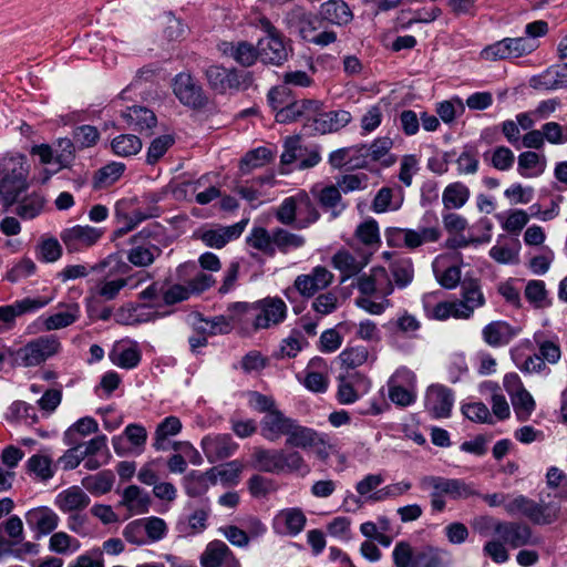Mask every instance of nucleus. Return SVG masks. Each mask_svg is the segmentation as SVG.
Masks as SVG:
<instances>
[{"label":"nucleus","instance_id":"nucleus-8","mask_svg":"<svg viewBox=\"0 0 567 567\" xmlns=\"http://www.w3.org/2000/svg\"><path fill=\"white\" fill-rule=\"evenodd\" d=\"M388 246L415 250L424 245L434 244L442 237V230L435 217L417 228L389 227L384 233Z\"/></svg>","mask_w":567,"mask_h":567},{"label":"nucleus","instance_id":"nucleus-16","mask_svg":"<svg viewBox=\"0 0 567 567\" xmlns=\"http://www.w3.org/2000/svg\"><path fill=\"white\" fill-rule=\"evenodd\" d=\"M386 385L389 399L395 405L405 408L416 401V375L409 368H398Z\"/></svg>","mask_w":567,"mask_h":567},{"label":"nucleus","instance_id":"nucleus-47","mask_svg":"<svg viewBox=\"0 0 567 567\" xmlns=\"http://www.w3.org/2000/svg\"><path fill=\"white\" fill-rule=\"evenodd\" d=\"M547 167L545 155L533 151L522 152L517 157V172L522 177L533 178L540 176Z\"/></svg>","mask_w":567,"mask_h":567},{"label":"nucleus","instance_id":"nucleus-61","mask_svg":"<svg viewBox=\"0 0 567 567\" xmlns=\"http://www.w3.org/2000/svg\"><path fill=\"white\" fill-rule=\"evenodd\" d=\"M559 507L550 503L533 502L528 519L535 525H549L557 520Z\"/></svg>","mask_w":567,"mask_h":567},{"label":"nucleus","instance_id":"nucleus-36","mask_svg":"<svg viewBox=\"0 0 567 567\" xmlns=\"http://www.w3.org/2000/svg\"><path fill=\"white\" fill-rule=\"evenodd\" d=\"M81 317V307L78 302H60L56 311L43 319V330L53 331L70 327Z\"/></svg>","mask_w":567,"mask_h":567},{"label":"nucleus","instance_id":"nucleus-41","mask_svg":"<svg viewBox=\"0 0 567 567\" xmlns=\"http://www.w3.org/2000/svg\"><path fill=\"white\" fill-rule=\"evenodd\" d=\"M318 107V102L311 100L291 101L276 112L278 123H290L299 118L306 121L308 127L312 111Z\"/></svg>","mask_w":567,"mask_h":567},{"label":"nucleus","instance_id":"nucleus-43","mask_svg":"<svg viewBox=\"0 0 567 567\" xmlns=\"http://www.w3.org/2000/svg\"><path fill=\"white\" fill-rule=\"evenodd\" d=\"M534 342L538 348V358L543 362L556 364L561 358V349L558 336L546 331H537L534 333Z\"/></svg>","mask_w":567,"mask_h":567},{"label":"nucleus","instance_id":"nucleus-29","mask_svg":"<svg viewBox=\"0 0 567 567\" xmlns=\"http://www.w3.org/2000/svg\"><path fill=\"white\" fill-rule=\"evenodd\" d=\"M307 523L306 515L300 508L290 507L279 511L272 518V529L281 536L299 535Z\"/></svg>","mask_w":567,"mask_h":567},{"label":"nucleus","instance_id":"nucleus-35","mask_svg":"<svg viewBox=\"0 0 567 567\" xmlns=\"http://www.w3.org/2000/svg\"><path fill=\"white\" fill-rule=\"evenodd\" d=\"M355 385L362 386L363 392H368L371 388V381L359 372L349 373L339 378L337 400L341 404H352L360 398V393Z\"/></svg>","mask_w":567,"mask_h":567},{"label":"nucleus","instance_id":"nucleus-9","mask_svg":"<svg viewBox=\"0 0 567 567\" xmlns=\"http://www.w3.org/2000/svg\"><path fill=\"white\" fill-rule=\"evenodd\" d=\"M0 198L6 207L13 205L27 188V168L21 155L6 156L0 159Z\"/></svg>","mask_w":567,"mask_h":567},{"label":"nucleus","instance_id":"nucleus-62","mask_svg":"<svg viewBox=\"0 0 567 567\" xmlns=\"http://www.w3.org/2000/svg\"><path fill=\"white\" fill-rule=\"evenodd\" d=\"M511 402L515 415L520 422L529 420L536 409V402L526 389L511 396Z\"/></svg>","mask_w":567,"mask_h":567},{"label":"nucleus","instance_id":"nucleus-51","mask_svg":"<svg viewBox=\"0 0 567 567\" xmlns=\"http://www.w3.org/2000/svg\"><path fill=\"white\" fill-rule=\"evenodd\" d=\"M328 163L333 168H362L367 166V161L361 159L358 146L338 148L329 154Z\"/></svg>","mask_w":567,"mask_h":567},{"label":"nucleus","instance_id":"nucleus-18","mask_svg":"<svg viewBox=\"0 0 567 567\" xmlns=\"http://www.w3.org/2000/svg\"><path fill=\"white\" fill-rule=\"evenodd\" d=\"M209 85L220 93L228 90H246L252 83V74L249 71H237L220 65H210L206 70Z\"/></svg>","mask_w":567,"mask_h":567},{"label":"nucleus","instance_id":"nucleus-39","mask_svg":"<svg viewBox=\"0 0 567 567\" xmlns=\"http://www.w3.org/2000/svg\"><path fill=\"white\" fill-rule=\"evenodd\" d=\"M90 501L89 495L80 486L73 485L55 496L54 505L62 513L72 514L85 509Z\"/></svg>","mask_w":567,"mask_h":567},{"label":"nucleus","instance_id":"nucleus-52","mask_svg":"<svg viewBox=\"0 0 567 567\" xmlns=\"http://www.w3.org/2000/svg\"><path fill=\"white\" fill-rule=\"evenodd\" d=\"M470 188L462 182L449 184L442 193V203L445 209H460L470 199Z\"/></svg>","mask_w":567,"mask_h":567},{"label":"nucleus","instance_id":"nucleus-37","mask_svg":"<svg viewBox=\"0 0 567 567\" xmlns=\"http://www.w3.org/2000/svg\"><path fill=\"white\" fill-rule=\"evenodd\" d=\"M210 515V505L204 501L186 518L179 519L176 524V530L182 537H190L202 534L207 528V520Z\"/></svg>","mask_w":567,"mask_h":567},{"label":"nucleus","instance_id":"nucleus-11","mask_svg":"<svg viewBox=\"0 0 567 567\" xmlns=\"http://www.w3.org/2000/svg\"><path fill=\"white\" fill-rule=\"evenodd\" d=\"M62 343L54 334H43L28 341L14 352V361L23 368H33L59 354Z\"/></svg>","mask_w":567,"mask_h":567},{"label":"nucleus","instance_id":"nucleus-45","mask_svg":"<svg viewBox=\"0 0 567 567\" xmlns=\"http://www.w3.org/2000/svg\"><path fill=\"white\" fill-rule=\"evenodd\" d=\"M182 429L183 424L179 417L175 415L164 417L155 429L153 447L156 451H167L169 449V437L179 434Z\"/></svg>","mask_w":567,"mask_h":567},{"label":"nucleus","instance_id":"nucleus-15","mask_svg":"<svg viewBox=\"0 0 567 567\" xmlns=\"http://www.w3.org/2000/svg\"><path fill=\"white\" fill-rule=\"evenodd\" d=\"M486 525L480 528L482 535H487L491 529L495 536L513 548L534 545L533 533L528 525L517 522H501L493 518L485 519Z\"/></svg>","mask_w":567,"mask_h":567},{"label":"nucleus","instance_id":"nucleus-5","mask_svg":"<svg viewBox=\"0 0 567 567\" xmlns=\"http://www.w3.org/2000/svg\"><path fill=\"white\" fill-rule=\"evenodd\" d=\"M252 461L254 467L265 473L306 477L311 472L310 464L296 450L255 447Z\"/></svg>","mask_w":567,"mask_h":567},{"label":"nucleus","instance_id":"nucleus-56","mask_svg":"<svg viewBox=\"0 0 567 567\" xmlns=\"http://www.w3.org/2000/svg\"><path fill=\"white\" fill-rule=\"evenodd\" d=\"M115 476L111 471H101L83 478V486L94 495L109 493L114 484Z\"/></svg>","mask_w":567,"mask_h":567},{"label":"nucleus","instance_id":"nucleus-53","mask_svg":"<svg viewBox=\"0 0 567 567\" xmlns=\"http://www.w3.org/2000/svg\"><path fill=\"white\" fill-rule=\"evenodd\" d=\"M297 221L296 227L306 228L313 224L319 218V213L316 209L312 200L305 192L297 194Z\"/></svg>","mask_w":567,"mask_h":567},{"label":"nucleus","instance_id":"nucleus-6","mask_svg":"<svg viewBox=\"0 0 567 567\" xmlns=\"http://www.w3.org/2000/svg\"><path fill=\"white\" fill-rule=\"evenodd\" d=\"M421 489L430 494L432 512L442 513L446 507V498L452 501H464L478 495L473 483L462 478H449L437 475H425L420 478Z\"/></svg>","mask_w":567,"mask_h":567},{"label":"nucleus","instance_id":"nucleus-4","mask_svg":"<svg viewBox=\"0 0 567 567\" xmlns=\"http://www.w3.org/2000/svg\"><path fill=\"white\" fill-rule=\"evenodd\" d=\"M105 274L97 280L93 288L94 296L103 301H112L126 288L136 289L142 282L150 278V275L140 272L132 276H123L127 265L117 255H110L97 266Z\"/></svg>","mask_w":567,"mask_h":567},{"label":"nucleus","instance_id":"nucleus-30","mask_svg":"<svg viewBox=\"0 0 567 567\" xmlns=\"http://www.w3.org/2000/svg\"><path fill=\"white\" fill-rule=\"evenodd\" d=\"M421 301L424 315L430 320L457 319L454 301L445 300L440 290L424 293Z\"/></svg>","mask_w":567,"mask_h":567},{"label":"nucleus","instance_id":"nucleus-59","mask_svg":"<svg viewBox=\"0 0 567 567\" xmlns=\"http://www.w3.org/2000/svg\"><path fill=\"white\" fill-rule=\"evenodd\" d=\"M392 141L390 137H380L373 141L372 144L359 145L358 151L361 159L367 161V165L370 161H381L391 150Z\"/></svg>","mask_w":567,"mask_h":567},{"label":"nucleus","instance_id":"nucleus-24","mask_svg":"<svg viewBox=\"0 0 567 567\" xmlns=\"http://www.w3.org/2000/svg\"><path fill=\"white\" fill-rule=\"evenodd\" d=\"M173 91L179 102L186 106L199 109L206 103L202 87L188 73L182 72L175 76Z\"/></svg>","mask_w":567,"mask_h":567},{"label":"nucleus","instance_id":"nucleus-27","mask_svg":"<svg viewBox=\"0 0 567 567\" xmlns=\"http://www.w3.org/2000/svg\"><path fill=\"white\" fill-rule=\"evenodd\" d=\"M247 220H240L229 226H217L198 231L197 237L205 246L221 249L228 243L239 238L245 230Z\"/></svg>","mask_w":567,"mask_h":567},{"label":"nucleus","instance_id":"nucleus-34","mask_svg":"<svg viewBox=\"0 0 567 567\" xmlns=\"http://www.w3.org/2000/svg\"><path fill=\"white\" fill-rule=\"evenodd\" d=\"M293 419L287 416L280 410L265 414L260 421V434L269 442H277L287 436Z\"/></svg>","mask_w":567,"mask_h":567},{"label":"nucleus","instance_id":"nucleus-64","mask_svg":"<svg viewBox=\"0 0 567 567\" xmlns=\"http://www.w3.org/2000/svg\"><path fill=\"white\" fill-rule=\"evenodd\" d=\"M272 158V152L267 147H258L248 152L240 162V172L248 174L252 169L262 167Z\"/></svg>","mask_w":567,"mask_h":567},{"label":"nucleus","instance_id":"nucleus-60","mask_svg":"<svg viewBox=\"0 0 567 567\" xmlns=\"http://www.w3.org/2000/svg\"><path fill=\"white\" fill-rule=\"evenodd\" d=\"M81 547L78 538L70 536L65 532H56L49 539V549L59 555H72Z\"/></svg>","mask_w":567,"mask_h":567},{"label":"nucleus","instance_id":"nucleus-3","mask_svg":"<svg viewBox=\"0 0 567 567\" xmlns=\"http://www.w3.org/2000/svg\"><path fill=\"white\" fill-rule=\"evenodd\" d=\"M237 323H250L255 330L280 324L287 317V306L278 297H266L255 302H234L228 307Z\"/></svg>","mask_w":567,"mask_h":567},{"label":"nucleus","instance_id":"nucleus-19","mask_svg":"<svg viewBox=\"0 0 567 567\" xmlns=\"http://www.w3.org/2000/svg\"><path fill=\"white\" fill-rule=\"evenodd\" d=\"M132 247L127 250L126 258L135 267L145 268L154 264L162 255V249L154 243L152 233L141 230L131 238Z\"/></svg>","mask_w":567,"mask_h":567},{"label":"nucleus","instance_id":"nucleus-7","mask_svg":"<svg viewBox=\"0 0 567 567\" xmlns=\"http://www.w3.org/2000/svg\"><path fill=\"white\" fill-rule=\"evenodd\" d=\"M394 567H450L453 564L449 550L424 544L413 547L408 540H400L392 550Z\"/></svg>","mask_w":567,"mask_h":567},{"label":"nucleus","instance_id":"nucleus-50","mask_svg":"<svg viewBox=\"0 0 567 567\" xmlns=\"http://www.w3.org/2000/svg\"><path fill=\"white\" fill-rule=\"evenodd\" d=\"M369 262L368 257L355 258L349 251H338L332 257V265L342 274V281L359 274Z\"/></svg>","mask_w":567,"mask_h":567},{"label":"nucleus","instance_id":"nucleus-12","mask_svg":"<svg viewBox=\"0 0 567 567\" xmlns=\"http://www.w3.org/2000/svg\"><path fill=\"white\" fill-rule=\"evenodd\" d=\"M288 23L300 37L312 44L327 47L337 40V33L332 30H322L323 20L315 14H307L301 9H295L288 14Z\"/></svg>","mask_w":567,"mask_h":567},{"label":"nucleus","instance_id":"nucleus-57","mask_svg":"<svg viewBox=\"0 0 567 567\" xmlns=\"http://www.w3.org/2000/svg\"><path fill=\"white\" fill-rule=\"evenodd\" d=\"M111 147L115 155L128 157L142 150V141L134 134H121L112 140Z\"/></svg>","mask_w":567,"mask_h":567},{"label":"nucleus","instance_id":"nucleus-2","mask_svg":"<svg viewBox=\"0 0 567 567\" xmlns=\"http://www.w3.org/2000/svg\"><path fill=\"white\" fill-rule=\"evenodd\" d=\"M355 288L360 292L355 306L370 315L380 316L392 306L388 296L393 293L394 285L384 267H373L360 275Z\"/></svg>","mask_w":567,"mask_h":567},{"label":"nucleus","instance_id":"nucleus-22","mask_svg":"<svg viewBox=\"0 0 567 567\" xmlns=\"http://www.w3.org/2000/svg\"><path fill=\"white\" fill-rule=\"evenodd\" d=\"M52 301V298H23L0 307V330H11L16 326V319L25 313L35 312Z\"/></svg>","mask_w":567,"mask_h":567},{"label":"nucleus","instance_id":"nucleus-33","mask_svg":"<svg viewBox=\"0 0 567 567\" xmlns=\"http://www.w3.org/2000/svg\"><path fill=\"white\" fill-rule=\"evenodd\" d=\"M25 522L29 528L35 532V537L41 538L58 527L60 518L50 507L40 506L25 513Z\"/></svg>","mask_w":567,"mask_h":567},{"label":"nucleus","instance_id":"nucleus-32","mask_svg":"<svg viewBox=\"0 0 567 567\" xmlns=\"http://www.w3.org/2000/svg\"><path fill=\"white\" fill-rule=\"evenodd\" d=\"M456 306L457 319H470L475 309L485 303V297L476 281L464 282L461 289V299L453 300Z\"/></svg>","mask_w":567,"mask_h":567},{"label":"nucleus","instance_id":"nucleus-49","mask_svg":"<svg viewBox=\"0 0 567 567\" xmlns=\"http://www.w3.org/2000/svg\"><path fill=\"white\" fill-rule=\"evenodd\" d=\"M27 473L39 482H48L54 475L56 467L50 456L34 454L25 462Z\"/></svg>","mask_w":567,"mask_h":567},{"label":"nucleus","instance_id":"nucleus-20","mask_svg":"<svg viewBox=\"0 0 567 567\" xmlns=\"http://www.w3.org/2000/svg\"><path fill=\"white\" fill-rule=\"evenodd\" d=\"M103 234L97 227L75 225L63 229L60 238L69 252H79L95 245Z\"/></svg>","mask_w":567,"mask_h":567},{"label":"nucleus","instance_id":"nucleus-23","mask_svg":"<svg viewBox=\"0 0 567 567\" xmlns=\"http://www.w3.org/2000/svg\"><path fill=\"white\" fill-rule=\"evenodd\" d=\"M200 447L209 463L233 456L238 450V444L230 434L214 433L205 435L200 441Z\"/></svg>","mask_w":567,"mask_h":567},{"label":"nucleus","instance_id":"nucleus-38","mask_svg":"<svg viewBox=\"0 0 567 567\" xmlns=\"http://www.w3.org/2000/svg\"><path fill=\"white\" fill-rule=\"evenodd\" d=\"M520 332V329L506 321L489 322L482 330L483 340L491 347L497 348L508 344Z\"/></svg>","mask_w":567,"mask_h":567},{"label":"nucleus","instance_id":"nucleus-54","mask_svg":"<svg viewBox=\"0 0 567 567\" xmlns=\"http://www.w3.org/2000/svg\"><path fill=\"white\" fill-rule=\"evenodd\" d=\"M393 285L400 289L408 287L414 278V267L411 258L404 257L394 260L390 265Z\"/></svg>","mask_w":567,"mask_h":567},{"label":"nucleus","instance_id":"nucleus-46","mask_svg":"<svg viewBox=\"0 0 567 567\" xmlns=\"http://www.w3.org/2000/svg\"><path fill=\"white\" fill-rule=\"evenodd\" d=\"M122 116L128 127L141 133L151 131L157 123L154 112L143 106L127 107Z\"/></svg>","mask_w":567,"mask_h":567},{"label":"nucleus","instance_id":"nucleus-63","mask_svg":"<svg viewBox=\"0 0 567 567\" xmlns=\"http://www.w3.org/2000/svg\"><path fill=\"white\" fill-rule=\"evenodd\" d=\"M338 359L343 368L355 369L369 361L370 352L364 346L348 347L341 351Z\"/></svg>","mask_w":567,"mask_h":567},{"label":"nucleus","instance_id":"nucleus-10","mask_svg":"<svg viewBox=\"0 0 567 567\" xmlns=\"http://www.w3.org/2000/svg\"><path fill=\"white\" fill-rule=\"evenodd\" d=\"M244 463L239 460L220 464L209 468L205 474L192 475L186 492L189 496H197L212 485L220 483L224 486H236L240 482Z\"/></svg>","mask_w":567,"mask_h":567},{"label":"nucleus","instance_id":"nucleus-40","mask_svg":"<svg viewBox=\"0 0 567 567\" xmlns=\"http://www.w3.org/2000/svg\"><path fill=\"white\" fill-rule=\"evenodd\" d=\"M536 90H558L567 86V63L551 65L530 80Z\"/></svg>","mask_w":567,"mask_h":567},{"label":"nucleus","instance_id":"nucleus-17","mask_svg":"<svg viewBox=\"0 0 567 567\" xmlns=\"http://www.w3.org/2000/svg\"><path fill=\"white\" fill-rule=\"evenodd\" d=\"M259 25L266 37L258 41V56L264 63L282 64L288 58V49L282 38L266 18H260Z\"/></svg>","mask_w":567,"mask_h":567},{"label":"nucleus","instance_id":"nucleus-28","mask_svg":"<svg viewBox=\"0 0 567 567\" xmlns=\"http://www.w3.org/2000/svg\"><path fill=\"white\" fill-rule=\"evenodd\" d=\"M202 567H240L239 560L223 540L209 542L199 558Z\"/></svg>","mask_w":567,"mask_h":567},{"label":"nucleus","instance_id":"nucleus-21","mask_svg":"<svg viewBox=\"0 0 567 567\" xmlns=\"http://www.w3.org/2000/svg\"><path fill=\"white\" fill-rule=\"evenodd\" d=\"M454 400L450 388L440 383L431 384L425 392L424 408L433 419H445L451 415Z\"/></svg>","mask_w":567,"mask_h":567},{"label":"nucleus","instance_id":"nucleus-13","mask_svg":"<svg viewBox=\"0 0 567 567\" xmlns=\"http://www.w3.org/2000/svg\"><path fill=\"white\" fill-rule=\"evenodd\" d=\"M320 161V146L305 145L299 136H289L285 140L280 156L281 165H293V169L303 171L317 166Z\"/></svg>","mask_w":567,"mask_h":567},{"label":"nucleus","instance_id":"nucleus-42","mask_svg":"<svg viewBox=\"0 0 567 567\" xmlns=\"http://www.w3.org/2000/svg\"><path fill=\"white\" fill-rule=\"evenodd\" d=\"M114 316L117 323L125 326L145 323L155 319V312L147 305L133 302L120 307Z\"/></svg>","mask_w":567,"mask_h":567},{"label":"nucleus","instance_id":"nucleus-1","mask_svg":"<svg viewBox=\"0 0 567 567\" xmlns=\"http://www.w3.org/2000/svg\"><path fill=\"white\" fill-rule=\"evenodd\" d=\"M548 31V23L544 20L529 22L525 25L524 35L506 37L488 44L481 51L480 56L491 62L527 56L539 48V38L545 37Z\"/></svg>","mask_w":567,"mask_h":567},{"label":"nucleus","instance_id":"nucleus-55","mask_svg":"<svg viewBox=\"0 0 567 567\" xmlns=\"http://www.w3.org/2000/svg\"><path fill=\"white\" fill-rule=\"evenodd\" d=\"M178 272L182 276L195 272L193 278L188 280V287L192 292H202L215 282L212 275L203 271H197V266L194 262H187L178 267Z\"/></svg>","mask_w":567,"mask_h":567},{"label":"nucleus","instance_id":"nucleus-48","mask_svg":"<svg viewBox=\"0 0 567 567\" xmlns=\"http://www.w3.org/2000/svg\"><path fill=\"white\" fill-rule=\"evenodd\" d=\"M320 16L323 21L336 25H346L353 19V13L343 0H329L321 4Z\"/></svg>","mask_w":567,"mask_h":567},{"label":"nucleus","instance_id":"nucleus-58","mask_svg":"<svg viewBox=\"0 0 567 567\" xmlns=\"http://www.w3.org/2000/svg\"><path fill=\"white\" fill-rule=\"evenodd\" d=\"M124 171L125 165L118 162H112L101 167L99 171H96L93 178L94 188L101 189L114 184L120 179Z\"/></svg>","mask_w":567,"mask_h":567},{"label":"nucleus","instance_id":"nucleus-14","mask_svg":"<svg viewBox=\"0 0 567 567\" xmlns=\"http://www.w3.org/2000/svg\"><path fill=\"white\" fill-rule=\"evenodd\" d=\"M286 444L295 449L311 451L320 460H326L329 456L330 446L326 435L311 427L301 425L295 419L286 436Z\"/></svg>","mask_w":567,"mask_h":567},{"label":"nucleus","instance_id":"nucleus-26","mask_svg":"<svg viewBox=\"0 0 567 567\" xmlns=\"http://www.w3.org/2000/svg\"><path fill=\"white\" fill-rule=\"evenodd\" d=\"M318 106L320 105L318 104ZM318 111L319 107L312 111L310 123L308 125L311 132L318 134H327L339 131L347 126L352 118L350 112L344 110L321 113Z\"/></svg>","mask_w":567,"mask_h":567},{"label":"nucleus","instance_id":"nucleus-44","mask_svg":"<svg viewBox=\"0 0 567 567\" xmlns=\"http://www.w3.org/2000/svg\"><path fill=\"white\" fill-rule=\"evenodd\" d=\"M150 502L146 492L137 485H130L123 491L117 506L126 508L130 515H138L148 511Z\"/></svg>","mask_w":567,"mask_h":567},{"label":"nucleus","instance_id":"nucleus-31","mask_svg":"<svg viewBox=\"0 0 567 567\" xmlns=\"http://www.w3.org/2000/svg\"><path fill=\"white\" fill-rule=\"evenodd\" d=\"M111 362L125 370L134 369L142 359V351L138 343L131 339H123L115 342L109 352Z\"/></svg>","mask_w":567,"mask_h":567},{"label":"nucleus","instance_id":"nucleus-25","mask_svg":"<svg viewBox=\"0 0 567 567\" xmlns=\"http://www.w3.org/2000/svg\"><path fill=\"white\" fill-rule=\"evenodd\" d=\"M332 280L333 275L330 270L323 266H316L309 274L297 276L293 287L302 297L310 298L328 288Z\"/></svg>","mask_w":567,"mask_h":567}]
</instances>
